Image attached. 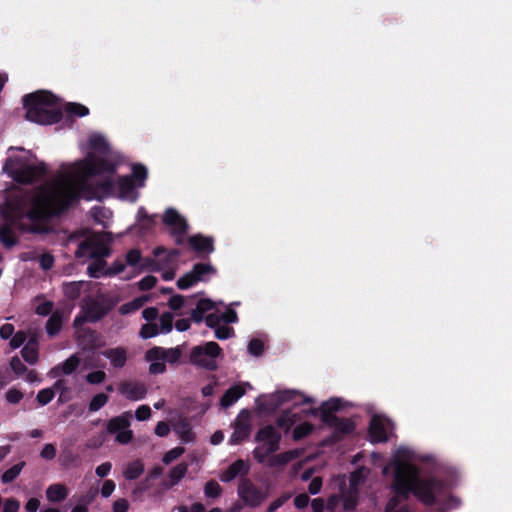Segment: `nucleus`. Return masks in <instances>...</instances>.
I'll return each instance as SVG.
<instances>
[{
    "instance_id": "nucleus-61",
    "label": "nucleus",
    "mask_w": 512,
    "mask_h": 512,
    "mask_svg": "<svg viewBox=\"0 0 512 512\" xmlns=\"http://www.w3.org/2000/svg\"><path fill=\"white\" fill-rule=\"evenodd\" d=\"M133 439V432L132 430L124 429L116 434L115 440L120 444H129Z\"/></svg>"
},
{
    "instance_id": "nucleus-23",
    "label": "nucleus",
    "mask_w": 512,
    "mask_h": 512,
    "mask_svg": "<svg viewBox=\"0 0 512 512\" xmlns=\"http://www.w3.org/2000/svg\"><path fill=\"white\" fill-rule=\"evenodd\" d=\"M369 438L372 443H382L388 440L386 429L382 421L373 417L368 427Z\"/></svg>"
},
{
    "instance_id": "nucleus-27",
    "label": "nucleus",
    "mask_w": 512,
    "mask_h": 512,
    "mask_svg": "<svg viewBox=\"0 0 512 512\" xmlns=\"http://www.w3.org/2000/svg\"><path fill=\"white\" fill-rule=\"evenodd\" d=\"M21 355L27 363L31 365L37 363L39 358L38 341L35 338L29 339L26 345L22 348Z\"/></svg>"
},
{
    "instance_id": "nucleus-32",
    "label": "nucleus",
    "mask_w": 512,
    "mask_h": 512,
    "mask_svg": "<svg viewBox=\"0 0 512 512\" xmlns=\"http://www.w3.org/2000/svg\"><path fill=\"white\" fill-rule=\"evenodd\" d=\"M83 286V281L63 283V293L67 299L76 300L80 297Z\"/></svg>"
},
{
    "instance_id": "nucleus-36",
    "label": "nucleus",
    "mask_w": 512,
    "mask_h": 512,
    "mask_svg": "<svg viewBox=\"0 0 512 512\" xmlns=\"http://www.w3.org/2000/svg\"><path fill=\"white\" fill-rule=\"evenodd\" d=\"M80 363V357L77 354H73L60 365V369L63 374L70 375L77 370ZM56 369H59V367L54 368V370Z\"/></svg>"
},
{
    "instance_id": "nucleus-12",
    "label": "nucleus",
    "mask_w": 512,
    "mask_h": 512,
    "mask_svg": "<svg viewBox=\"0 0 512 512\" xmlns=\"http://www.w3.org/2000/svg\"><path fill=\"white\" fill-rule=\"evenodd\" d=\"M222 353L217 342L210 341L203 345L194 346L190 352V362L193 365L215 371L217 369L216 358Z\"/></svg>"
},
{
    "instance_id": "nucleus-46",
    "label": "nucleus",
    "mask_w": 512,
    "mask_h": 512,
    "mask_svg": "<svg viewBox=\"0 0 512 512\" xmlns=\"http://www.w3.org/2000/svg\"><path fill=\"white\" fill-rule=\"evenodd\" d=\"M249 354L259 357L264 352V343L259 338H253L248 343Z\"/></svg>"
},
{
    "instance_id": "nucleus-8",
    "label": "nucleus",
    "mask_w": 512,
    "mask_h": 512,
    "mask_svg": "<svg viewBox=\"0 0 512 512\" xmlns=\"http://www.w3.org/2000/svg\"><path fill=\"white\" fill-rule=\"evenodd\" d=\"M281 439V433L273 425L261 427L254 436V441L260 443L252 452L254 459L259 464H264L271 454L280 449Z\"/></svg>"
},
{
    "instance_id": "nucleus-49",
    "label": "nucleus",
    "mask_w": 512,
    "mask_h": 512,
    "mask_svg": "<svg viewBox=\"0 0 512 512\" xmlns=\"http://www.w3.org/2000/svg\"><path fill=\"white\" fill-rule=\"evenodd\" d=\"M359 503V498L356 493L347 495L343 500V509L346 512H353Z\"/></svg>"
},
{
    "instance_id": "nucleus-35",
    "label": "nucleus",
    "mask_w": 512,
    "mask_h": 512,
    "mask_svg": "<svg viewBox=\"0 0 512 512\" xmlns=\"http://www.w3.org/2000/svg\"><path fill=\"white\" fill-rule=\"evenodd\" d=\"M191 272L199 282L204 281L205 275L214 274L216 269L210 263H196L194 264Z\"/></svg>"
},
{
    "instance_id": "nucleus-38",
    "label": "nucleus",
    "mask_w": 512,
    "mask_h": 512,
    "mask_svg": "<svg viewBox=\"0 0 512 512\" xmlns=\"http://www.w3.org/2000/svg\"><path fill=\"white\" fill-rule=\"evenodd\" d=\"M25 466V462L21 461L15 465H13L11 468L6 470L2 476L1 481L5 484L13 482L21 473L22 469Z\"/></svg>"
},
{
    "instance_id": "nucleus-6",
    "label": "nucleus",
    "mask_w": 512,
    "mask_h": 512,
    "mask_svg": "<svg viewBox=\"0 0 512 512\" xmlns=\"http://www.w3.org/2000/svg\"><path fill=\"white\" fill-rule=\"evenodd\" d=\"M342 408L340 399H330L322 403L321 421L324 425L333 428V440L339 441L355 430V423L348 418H339L334 413Z\"/></svg>"
},
{
    "instance_id": "nucleus-37",
    "label": "nucleus",
    "mask_w": 512,
    "mask_h": 512,
    "mask_svg": "<svg viewBox=\"0 0 512 512\" xmlns=\"http://www.w3.org/2000/svg\"><path fill=\"white\" fill-rule=\"evenodd\" d=\"M314 431V425L310 422H304L297 425L292 433V438L294 441L298 442L306 437H308Z\"/></svg>"
},
{
    "instance_id": "nucleus-50",
    "label": "nucleus",
    "mask_w": 512,
    "mask_h": 512,
    "mask_svg": "<svg viewBox=\"0 0 512 512\" xmlns=\"http://www.w3.org/2000/svg\"><path fill=\"white\" fill-rule=\"evenodd\" d=\"M184 452L185 449L183 447H175L164 454L162 461L164 464L168 465L179 458Z\"/></svg>"
},
{
    "instance_id": "nucleus-13",
    "label": "nucleus",
    "mask_w": 512,
    "mask_h": 512,
    "mask_svg": "<svg viewBox=\"0 0 512 512\" xmlns=\"http://www.w3.org/2000/svg\"><path fill=\"white\" fill-rule=\"evenodd\" d=\"M162 222L170 228V235L174 238L175 243L183 245L189 229L186 219L176 209L170 207L165 210Z\"/></svg>"
},
{
    "instance_id": "nucleus-1",
    "label": "nucleus",
    "mask_w": 512,
    "mask_h": 512,
    "mask_svg": "<svg viewBox=\"0 0 512 512\" xmlns=\"http://www.w3.org/2000/svg\"><path fill=\"white\" fill-rule=\"evenodd\" d=\"M76 196L66 190H40L31 200L26 213L12 203L3 211L5 224L0 226V242L10 249L18 243L15 229L22 233L45 234L50 231L48 221L63 214Z\"/></svg>"
},
{
    "instance_id": "nucleus-28",
    "label": "nucleus",
    "mask_w": 512,
    "mask_h": 512,
    "mask_svg": "<svg viewBox=\"0 0 512 512\" xmlns=\"http://www.w3.org/2000/svg\"><path fill=\"white\" fill-rule=\"evenodd\" d=\"M63 325V315L60 311H54L46 322V332L50 337L56 336Z\"/></svg>"
},
{
    "instance_id": "nucleus-45",
    "label": "nucleus",
    "mask_w": 512,
    "mask_h": 512,
    "mask_svg": "<svg viewBox=\"0 0 512 512\" xmlns=\"http://www.w3.org/2000/svg\"><path fill=\"white\" fill-rule=\"evenodd\" d=\"M139 334L141 338L149 339L159 334V328L156 323H146L142 325Z\"/></svg>"
},
{
    "instance_id": "nucleus-9",
    "label": "nucleus",
    "mask_w": 512,
    "mask_h": 512,
    "mask_svg": "<svg viewBox=\"0 0 512 512\" xmlns=\"http://www.w3.org/2000/svg\"><path fill=\"white\" fill-rule=\"evenodd\" d=\"M148 177L147 168L142 164H134L132 166V175L120 176L117 181V188L119 197L121 199H128L136 201L138 193L137 187H144L145 181Z\"/></svg>"
},
{
    "instance_id": "nucleus-60",
    "label": "nucleus",
    "mask_w": 512,
    "mask_h": 512,
    "mask_svg": "<svg viewBox=\"0 0 512 512\" xmlns=\"http://www.w3.org/2000/svg\"><path fill=\"white\" fill-rule=\"evenodd\" d=\"M54 261V256L50 253H44L39 258V264L43 270H50L54 266Z\"/></svg>"
},
{
    "instance_id": "nucleus-18",
    "label": "nucleus",
    "mask_w": 512,
    "mask_h": 512,
    "mask_svg": "<svg viewBox=\"0 0 512 512\" xmlns=\"http://www.w3.org/2000/svg\"><path fill=\"white\" fill-rule=\"evenodd\" d=\"M119 391L128 400L137 401L146 397L147 387L142 382L125 381L120 384Z\"/></svg>"
},
{
    "instance_id": "nucleus-41",
    "label": "nucleus",
    "mask_w": 512,
    "mask_h": 512,
    "mask_svg": "<svg viewBox=\"0 0 512 512\" xmlns=\"http://www.w3.org/2000/svg\"><path fill=\"white\" fill-rule=\"evenodd\" d=\"M109 397L105 393H98L91 399L88 409L90 412H96L106 405Z\"/></svg>"
},
{
    "instance_id": "nucleus-11",
    "label": "nucleus",
    "mask_w": 512,
    "mask_h": 512,
    "mask_svg": "<svg viewBox=\"0 0 512 512\" xmlns=\"http://www.w3.org/2000/svg\"><path fill=\"white\" fill-rule=\"evenodd\" d=\"M110 253L111 250L104 236L100 233H93L79 243L75 256L77 258L89 257L105 264L104 258L108 257Z\"/></svg>"
},
{
    "instance_id": "nucleus-34",
    "label": "nucleus",
    "mask_w": 512,
    "mask_h": 512,
    "mask_svg": "<svg viewBox=\"0 0 512 512\" xmlns=\"http://www.w3.org/2000/svg\"><path fill=\"white\" fill-rule=\"evenodd\" d=\"M147 298L144 296L134 298L132 301L122 304L119 307L121 315L131 314L139 310L146 302Z\"/></svg>"
},
{
    "instance_id": "nucleus-52",
    "label": "nucleus",
    "mask_w": 512,
    "mask_h": 512,
    "mask_svg": "<svg viewBox=\"0 0 512 512\" xmlns=\"http://www.w3.org/2000/svg\"><path fill=\"white\" fill-rule=\"evenodd\" d=\"M26 339V333L24 331H18L12 335L9 345L12 349H17L25 343Z\"/></svg>"
},
{
    "instance_id": "nucleus-25",
    "label": "nucleus",
    "mask_w": 512,
    "mask_h": 512,
    "mask_svg": "<svg viewBox=\"0 0 512 512\" xmlns=\"http://www.w3.org/2000/svg\"><path fill=\"white\" fill-rule=\"evenodd\" d=\"M174 431L179 436L183 443L193 442L195 434L192 430V426L187 419H181L174 426Z\"/></svg>"
},
{
    "instance_id": "nucleus-58",
    "label": "nucleus",
    "mask_w": 512,
    "mask_h": 512,
    "mask_svg": "<svg viewBox=\"0 0 512 512\" xmlns=\"http://www.w3.org/2000/svg\"><path fill=\"white\" fill-rule=\"evenodd\" d=\"M54 304L52 301H44L37 305L35 312L41 316H47L53 313Z\"/></svg>"
},
{
    "instance_id": "nucleus-5",
    "label": "nucleus",
    "mask_w": 512,
    "mask_h": 512,
    "mask_svg": "<svg viewBox=\"0 0 512 512\" xmlns=\"http://www.w3.org/2000/svg\"><path fill=\"white\" fill-rule=\"evenodd\" d=\"M3 171L18 183L33 184L47 174V166L44 162L37 165L28 164L26 157L9 154Z\"/></svg>"
},
{
    "instance_id": "nucleus-26",
    "label": "nucleus",
    "mask_w": 512,
    "mask_h": 512,
    "mask_svg": "<svg viewBox=\"0 0 512 512\" xmlns=\"http://www.w3.org/2000/svg\"><path fill=\"white\" fill-rule=\"evenodd\" d=\"M215 304L210 299H200L197 304L196 308L191 311V319L195 323H201L205 317V313L214 309Z\"/></svg>"
},
{
    "instance_id": "nucleus-31",
    "label": "nucleus",
    "mask_w": 512,
    "mask_h": 512,
    "mask_svg": "<svg viewBox=\"0 0 512 512\" xmlns=\"http://www.w3.org/2000/svg\"><path fill=\"white\" fill-rule=\"evenodd\" d=\"M187 471L188 466L186 463H179L171 468L169 472V483L166 484V486L173 487L177 485L185 477Z\"/></svg>"
},
{
    "instance_id": "nucleus-44",
    "label": "nucleus",
    "mask_w": 512,
    "mask_h": 512,
    "mask_svg": "<svg viewBox=\"0 0 512 512\" xmlns=\"http://www.w3.org/2000/svg\"><path fill=\"white\" fill-rule=\"evenodd\" d=\"M198 281L191 271L187 272L177 280V287L186 290L196 284Z\"/></svg>"
},
{
    "instance_id": "nucleus-19",
    "label": "nucleus",
    "mask_w": 512,
    "mask_h": 512,
    "mask_svg": "<svg viewBox=\"0 0 512 512\" xmlns=\"http://www.w3.org/2000/svg\"><path fill=\"white\" fill-rule=\"evenodd\" d=\"M249 471L250 465L242 459H237L221 474L220 479L222 482H231L237 476H246Z\"/></svg>"
},
{
    "instance_id": "nucleus-29",
    "label": "nucleus",
    "mask_w": 512,
    "mask_h": 512,
    "mask_svg": "<svg viewBox=\"0 0 512 512\" xmlns=\"http://www.w3.org/2000/svg\"><path fill=\"white\" fill-rule=\"evenodd\" d=\"M68 491L63 484H52L46 490L47 499L51 502H61L66 499Z\"/></svg>"
},
{
    "instance_id": "nucleus-62",
    "label": "nucleus",
    "mask_w": 512,
    "mask_h": 512,
    "mask_svg": "<svg viewBox=\"0 0 512 512\" xmlns=\"http://www.w3.org/2000/svg\"><path fill=\"white\" fill-rule=\"evenodd\" d=\"M184 302H185V299L182 295H173L169 301H168V305L169 307L174 310V311H178L180 310L183 305H184Z\"/></svg>"
},
{
    "instance_id": "nucleus-39",
    "label": "nucleus",
    "mask_w": 512,
    "mask_h": 512,
    "mask_svg": "<svg viewBox=\"0 0 512 512\" xmlns=\"http://www.w3.org/2000/svg\"><path fill=\"white\" fill-rule=\"evenodd\" d=\"M155 215H149L144 207H140L137 212V219L143 229L149 230L155 226Z\"/></svg>"
},
{
    "instance_id": "nucleus-53",
    "label": "nucleus",
    "mask_w": 512,
    "mask_h": 512,
    "mask_svg": "<svg viewBox=\"0 0 512 512\" xmlns=\"http://www.w3.org/2000/svg\"><path fill=\"white\" fill-rule=\"evenodd\" d=\"M106 379V373L102 370L90 372L86 375L89 384H100Z\"/></svg>"
},
{
    "instance_id": "nucleus-55",
    "label": "nucleus",
    "mask_w": 512,
    "mask_h": 512,
    "mask_svg": "<svg viewBox=\"0 0 512 512\" xmlns=\"http://www.w3.org/2000/svg\"><path fill=\"white\" fill-rule=\"evenodd\" d=\"M151 408L146 405H140L135 411V417L138 421H146L151 417Z\"/></svg>"
},
{
    "instance_id": "nucleus-4",
    "label": "nucleus",
    "mask_w": 512,
    "mask_h": 512,
    "mask_svg": "<svg viewBox=\"0 0 512 512\" xmlns=\"http://www.w3.org/2000/svg\"><path fill=\"white\" fill-rule=\"evenodd\" d=\"M26 119L41 125H51L63 118L57 98L48 91H37L23 97Z\"/></svg>"
},
{
    "instance_id": "nucleus-3",
    "label": "nucleus",
    "mask_w": 512,
    "mask_h": 512,
    "mask_svg": "<svg viewBox=\"0 0 512 512\" xmlns=\"http://www.w3.org/2000/svg\"><path fill=\"white\" fill-rule=\"evenodd\" d=\"M89 147L94 152H89L84 159L77 163L79 173L85 177L113 175L119 161L112 157L107 140L100 134H93L89 137Z\"/></svg>"
},
{
    "instance_id": "nucleus-42",
    "label": "nucleus",
    "mask_w": 512,
    "mask_h": 512,
    "mask_svg": "<svg viewBox=\"0 0 512 512\" xmlns=\"http://www.w3.org/2000/svg\"><path fill=\"white\" fill-rule=\"evenodd\" d=\"M222 493V487L215 480H210L205 484L204 494L208 498H217Z\"/></svg>"
},
{
    "instance_id": "nucleus-51",
    "label": "nucleus",
    "mask_w": 512,
    "mask_h": 512,
    "mask_svg": "<svg viewBox=\"0 0 512 512\" xmlns=\"http://www.w3.org/2000/svg\"><path fill=\"white\" fill-rule=\"evenodd\" d=\"M157 284V278L153 275H147L138 282V288L141 291H148Z\"/></svg>"
},
{
    "instance_id": "nucleus-47",
    "label": "nucleus",
    "mask_w": 512,
    "mask_h": 512,
    "mask_svg": "<svg viewBox=\"0 0 512 512\" xmlns=\"http://www.w3.org/2000/svg\"><path fill=\"white\" fill-rule=\"evenodd\" d=\"M24 398V393L15 388V387H12L10 388L6 393H5V399L6 401L9 403V404H13V405H16L18 404L22 399Z\"/></svg>"
},
{
    "instance_id": "nucleus-56",
    "label": "nucleus",
    "mask_w": 512,
    "mask_h": 512,
    "mask_svg": "<svg viewBox=\"0 0 512 512\" xmlns=\"http://www.w3.org/2000/svg\"><path fill=\"white\" fill-rule=\"evenodd\" d=\"M142 258L141 251L139 249H131L126 254V264L130 266H136Z\"/></svg>"
},
{
    "instance_id": "nucleus-33",
    "label": "nucleus",
    "mask_w": 512,
    "mask_h": 512,
    "mask_svg": "<svg viewBox=\"0 0 512 512\" xmlns=\"http://www.w3.org/2000/svg\"><path fill=\"white\" fill-rule=\"evenodd\" d=\"M143 472L144 464L140 459H137L127 465L124 470V477L127 480H136L143 474Z\"/></svg>"
},
{
    "instance_id": "nucleus-64",
    "label": "nucleus",
    "mask_w": 512,
    "mask_h": 512,
    "mask_svg": "<svg viewBox=\"0 0 512 512\" xmlns=\"http://www.w3.org/2000/svg\"><path fill=\"white\" fill-rule=\"evenodd\" d=\"M20 508V502L15 498H8L4 502L3 512H18Z\"/></svg>"
},
{
    "instance_id": "nucleus-17",
    "label": "nucleus",
    "mask_w": 512,
    "mask_h": 512,
    "mask_svg": "<svg viewBox=\"0 0 512 512\" xmlns=\"http://www.w3.org/2000/svg\"><path fill=\"white\" fill-rule=\"evenodd\" d=\"M189 247L200 257L207 256L214 252V239L203 234H195L187 239Z\"/></svg>"
},
{
    "instance_id": "nucleus-10",
    "label": "nucleus",
    "mask_w": 512,
    "mask_h": 512,
    "mask_svg": "<svg viewBox=\"0 0 512 512\" xmlns=\"http://www.w3.org/2000/svg\"><path fill=\"white\" fill-rule=\"evenodd\" d=\"M109 176H112V175H109ZM89 178L90 177L83 176V179L79 185V193L70 189L67 186H64V185H60V186L56 187L54 190H66V191L72 192L76 196V198L71 202V204L75 200H77V198L80 195L84 196L86 199H93V198L102 199L104 197L111 196L114 193L115 183L111 177H109L103 181L97 182L95 184L89 183L88 182Z\"/></svg>"
},
{
    "instance_id": "nucleus-21",
    "label": "nucleus",
    "mask_w": 512,
    "mask_h": 512,
    "mask_svg": "<svg viewBox=\"0 0 512 512\" xmlns=\"http://www.w3.org/2000/svg\"><path fill=\"white\" fill-rule=\"evenodd\" d=\"M101 354L110 360L111 365L120 369L127 362V350L124 347L109 348L101 352Z\"/></svg>"
},
{
    "instance_id": "nucleus-15",
    "label": "nucleus",
    "mask_w": 512,
    "mask_h": 512,
    "mask_svg": "<svg viewBox=\"0 0 512 512\" xmlns=\"http://www.w3.org/2000/svg\"><path fill=\"white\" fill-rule=\"evenodd\" d=\"M252 430L251 415L247 409H243L238 414L234 426L233 433L230 436L229 444L239 445L249 438Z\"/></svg>"
},
{
    "instance_id": "nucleus-7",
    "label": "nucleus",
    "mask_w": 512,
    "mask_h": 512,
    "mask_svg": "<svg viewBox=\"0 0 512 512\" xmlns=\"http://www.w3.org/2000/svg\"><path fill=\"white\" fill-rule=\"evenodd\" d=\"M119 303V298L114 295L99 293L96 297L86 295L80 302L81 313L87 315L89 323L102 320Z\"/></svg>"
},
{
    "instance_id": "nucleus-59",
    "label": "nucleus",
    "mask_w": 512,
    "mask_h": 512,
    "mask_svg": "<svg viewBox=\"0 0 512 512\" xmlns=\"http://www.w3.org/2000/svg\"><path fill=\"white\" fill-rule=\"evenodd\" d=\"M295 392L294 391H283V392H278L275 396H274V399H275V405L276 406H279L281 404H283L284 402H288V401H291L293 400L294 396H295Z\"/></svg>"
},
{
    "instance_id": "nucleus-43",
    "label": "nucleus",
    "mask_w": 512,
    "mask_h": 512,
    "mask_svg": "<svg viewBox=\"0 0 512 512\" xmlns=\"http://www.w3.org/2000/svg\"><path fill=\"white\" fill-rule=\"evenodd\" d=\"M55 396V391L53 388H44L41 389L36 396V400L41 406H45L49 404Z\"/></svg>"
},
{
    "instance_id": "nucleus-63",
    "label": "nucleus",
    "mask_w": 512,
    "mask_h": 512,
    "mask_svg": "<svg viewBox=\"0 0 512 512\" xmlns=\"http://www.w3.org/2000/svg\"><path fill=\"white\" fill-rule=\"evenodd\" d=\"M40 456L45 460H52L56 456V448L53 444H45L41 450Z\"/></svg>"
},
{
    "instance_id": "nucleus-14",
    "label": "nucleus",
    "mask_w": 512,
    "mask_h": 512,
    "mask_svg": "<svg viewBox=\"0 0 512 512\" xmlns=\"http://www.w3.org/2000/svg\"><path fill=\"white\" fill-rule=\"evenodd\" d=\"M238 495L246 506L259 507L268 497L267 491L257 487L250 479H242L238 486Z\"/></svg>"
},
{
    "instance_id": "nucleus-20",
    "label": "nucleus",
    "mask_w": 512,
    "mask_h": 512,
    "mask_svg": "<svg viewBox=\"0 0 512 512\" xmlns=\"http://www.w3.org/2000/svg\"><path fill=\"white\" fill-rule=\"evenodd\" d=\"M132 413L130 411L123 412L122 414L111 418L106 425L108 434H117L120 431L127 429L131 425Z\"/></svg>"
},
{
    "instance_id": "nucleus-2",
    "label": "nucleus",
    "mask_w": 512,
    "mask_h": 512,
    "mask_svg": "<svg viewBox=\"0 0 512 512\" xmlns=\"http://www.w3.org/2000/svg\"><path fill=\"white\" fill-rule=\"evenodd\" d=\"M445 489L446 483L437 477L420 478L412 464L401 463L395 467L392 491L402 500H408L413 494L422 504L433 506Z\"/></svg>"
},
{
    "instance_id": "nucleus-30",
    "label": "nucleus",
    "mask_w": 512,
    "mask_h": 512,
    "mask_svg": "<svg viewBox=\"0 0 512 512\" xmlns=\"http://www.w3.org/2000/svg\"><path fill=\"white\" fill-rule=\"evenodd\" d=\"M297 419V415L292 413L291 410H283L276 419V425L287 433L294 426Z\"/></svg>"
},
{
    "instance_id": "nucleus-54",
    "label": "nucleus",
    "mask_w": 512,
    "mask_h": 512,
    "mask_svg": "<svg viewBox=\"0 0 512 512\" xmlns=\"http://www.w3.org/2000/svg\"><path fill=\"white\" fill-rule=\"evenodd\" d=\"M10 367L13 370V372L18 376L23 375L27 371V367L22 363V361L17 356L11 358Z\"/></svg>"
},
{
    "instance_id": "nucleus-40",
    "label": "nucleus",
    "mask_w": 512,
    "mask_h": 512,
    "mask_svg": "<svg viewBox=\"0 0 512 512\" xmlns=\"http://www.w3.org/2000/svg\"><path fill=\"white\" fill-rule=\"evenodd\" d=\"M66 113L76 116V117H84L89 114V109L85 105L77 102H69L65 106Z\"/></svg>"
},
{
    "instance_id": "nucleus-48",
    "label": "nucleus",
    "mask_w": 512,
    "mask_h": 512,
    "mask_svg": "<svg viewBox=\"0 0 512 512\" xmlns=\"http://www.w3.org/2000/svg\"><path fill=\"white\" fill-rule=\"evenodd\" d=\"M173 319H174V316L170 312H164L160 316V319H159L160 320V327H161V331L163 333H169V332L172 331Z\"/></svg>"
},
{
    "instance_id": "nucleus-24",
    "label": "nucleus",
    "mask_w": 512,
    "mask_h": 512,
    "mask_svg": "<svg viewBox=\"0 0 512 512\" xmlns=\"http://www.w3.org/2000/svg\"><path fill=\"white\" fill-rule=\"evenodd\" d=\"M245 394V389L240 385H233L225 391L220 399V404L224 408L232 406L238 399Z\"/></svg>"
},
{
    "instance_id": "nucleus-16",
    "label": "nucleus",
    "mask_w": 512,
    "mask_h": 512,
    "mask_svg": "<svg viewBox=\"0 0 512 512\" xmlns=\"http://www.w3.org/2000/svg\"><path fill=\"white\" fill-rule=\"evenodd\" d=\"M181 357L182 349L179 346L169 349L154 346L145 353V359L147 361L166 360L170 364L178 363Z\"/></svg>"
},
{
    "instance_id": "nucleus-22",
    "label": "nucleus",
    "mask_w": 512,
    "mask_h": 512,
    "mask_svg": "<svg viewBox=\"0 0 512 512\" xmlns=\"http://www.w3.org/2000/svg\"><path fill=\"white\" fill-rule=\"evenodd\" d=\"M298 457L299 452L297 450H289L279 454H271L265 463L270 468L284 467Z\"/></svg>"
},
{
    "instance_id": "nucleus-57",
    "label": "nucleus",
    "mask_w": 512,
    "mask_h": 512,
    "mask_svg": "<svg viewBox=\"0 0 512 512\" xmlns=\"http://www.w3.org/2000/svg\"><path fill=\"white\" fill-rule=\"evenodd\" d=\"M234 335V329L229 326H219L215 329V337L219 340H225Z\"/></svg>"
}]
</instances>
